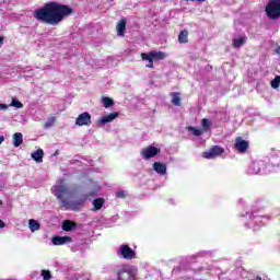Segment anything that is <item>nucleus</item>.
Masks as SVG:
<instances>
[{"label": "nucleus", "mask_w": 280, "mask_h": 280, "mask_svg": "<svg viewBox=\"0 0 280 280\" xmlns=\"http://www.w3.org/2000/svg\"><path fill=\"white\" fill-rule=\"evenodd\" d=\"M102 102H103L104 108H110V107L115 106V101H113V98H110L108 96H104L102 98Z\"/></svg>", "instance_id": "a878e982"}, {"label": "nucleus", "mask_w": 280, "mask_h": 280, "mask_svg": "<svg viewBox=\"0 0 280 280\" xmlns=\"http://www.w3.org/2000/svg\"><path fill=\"white\" fill-rule=\"evenodd\" d=\"M128 21L126 18H121L116 24L117 36H126V25Z\"/></svg>", "instance_id": "2eb2a0df"}, {"label": "nucleus", "mask_w": 280, "mask_h": 280, "mask_svg": "<svg viewBox=\"0 0 280 280\" xmlns=\"http://www.w3.org/2000/svg\"><path fill=\"white\" fill-rule=\"evenodd\" d=\"M4 141H5V137L0 136V145H1V143H3Z\"/></svg>", "instance_id": "c9c22d12"}, {"label": "nucleus", "mask_w": 280, "mask_h": 280, "mask_svg": "<svg viewBox=\"0 0 280 280\" xmlns=\"http://www.w3.org/2000/svg\"><path fill=\"white\" fill-rule=\"evenodd\" d=\"M62 183H65V179L60 180V185L52 186L51 188L54 196L61 201V209H65L66 211H80V209L84 207V200L79 199L69 201L65 199V196H71V190Z\"/></svg>", "instance_id": "f03ea898"}, {"label": "nucleus", "mask_w": 280, "mask_h": 280, "mask_svg": "<svg viewBox=\"0 0 280 280\" xmlns=\"http://www.w3.org/2000/svg\"><path fill=\"white\" fill-rule=\"evenodd\" d=\"M118 255L119 257H122V259H126L127 261L137 259V253H135V250L128 244H122L119 246Z\"/></svg>", "instance_id": "423d86ee"}, {"label": "nucleus", "mask_w": 280, "mask_h": 280, "mask_svg": "<svg viewBox=\"0 0 280 280\" xmlns=\"http://www.w3.org/2000/svg\"><path fill=\"white\" fill-rule=\"evenodd\" d=\"M141 60L147 69H154V61L152 58H150V55L148 52L141 54Z\"/></svg>", "instance_id": "a211bd4d"}, {"label": "nucleus", "mask_w": 280, "mask_h": 280, "mask_svg": "<svg viewBox=\"0 0 280 280\" xmlns=\"http://www.w3.org/2000/svg\"><path fill=\"white\" fill-rule=\"evenodd\" d=\"M224 154V149L220 145H213L208 151L203 152V159L213 160Z\"/></svg>", "instance_id": "0eeeda50"}, {"label": "nucleus", "mask_w": 280, "mask_h": 280, "mask_svg": "<svg viewBox=\"0 0 280 280\" xmlns=\"http://www.w3.org/2000/svg\"><path fill=\"white\" fill-rule=\"evenodd\" d=\"M89 198V196L84 195V200H86Z\"/></svg>", "instance_id": "58836bf2"}, {"label": "nucleus", "mask_w": 280, "mask_h": 280, "mask_svg": "<svg viewBox=\"0 0 280 280\" xmlns=\"http://www.w3.org/2000/svg\"><path fill=\"white\" fill-rule=\"evenodd\" d=\"M73 14V8L58 3V2H47L42 8L33 12V18L39 23H45L46 25H60L67 16Z\"/></svg>", "instance_id": "f257e3e1"}, {"label": "nucleus", "mask_w": 280, "mask_h": 280, "mask_svg": "<svg viewBox=\"0 0 280 280\" xmlns=\"http://www.w3.org/2000/svg\"><path fill=\"white\" fill-rule=\"evenodd\" d=\"M117 117H119V112H114L106 116L101 117L98 122L103 125L110 124V121H114V119H117Z\"/></svg>", "instance_id": "f3484780"}, {"label": "nucleus", "mask_w": 280, "mask_h": 280, "mask_svg": "<svg viewBox=\"0 0 280 280\" xmlns=\"http://www.w3.org/2000/svg\"><path fill=\"white\" fill-rule=\"evenodd\" d=\"M73 238L71 236H54L52 244L54 246H63V244H71Z\"/></svg>", "instance_id": "f8f14e48"}, {"label": "nucleus", "mask_w": 280, "mask_h": 280, "mask_svg": "<svg viewBox=\"0 0 280 280\" xmlns=\"http://www.w3.org/2000/svg\"><path fill=\"white\" fill-rule=\"evenodd\" d=\"M188 130L194 135V137H200L202 135V129H198L196 127H188Z\"/></svg>", "instance_id": "c85d7f7f"}, {"label": "nucleus", "mask_w": 280, "mask_h": 280, "mask_svg": "<svg viewBox=\"0 0 280 280\" xmlns=\"http://www.w3.org/2000/svg\"><path fill=\"white\" fill-rule=\"evenodd\" d=\"M0 45H3V37H0Z\"/></svg>", "instance_id": "e433bc0d"}, {"label": "nucleus", "mask_w": 280, "mask_h": 280, "mask_svg": "<svg viewBox=\"0 0 280 280\" xmlns=\"http://www.w3.org/2000/svg\"><path fill=\"white\" fill-rule=\"evenodd\" d=\"M245 215L247 218L245 226H247V229H252L253 231H259V228L264 226V224H266V220H268V217L259 215L257 213L246 212Z\"/></svg>", "instance_id": "7ed1b4c3"}, {"label": "nucleus", "mask_w": 280, "mask_h": 280, "mask_svg": "<svg viewBox=\"0 0 280 280\" xmlns=\"http://www.w3.org/2000/svg\"><path fill=\"white\" fill-rule=\"evenodd\" d=\"M61 229L66 233H69L71 231H75V229H78V223H75V221L66 220V221H63V223L61 225Z\"/></svg>", "instance_id": "dca6fc26"}, {"label": "nucleus", "mask_w": 280, "mask_h": 280, "mask_svg": "<svg viewBox=\"0 0 280 280\" xmlns=\"http://www.w3.org/2000/svg\"><path fill=\"white\" fill-rule=\"evenodd\" d=\"M248 145V141L244 140L242 137H237L235 139L234 150H236V152L240 154H246Z\"/></svg>", "instance_id": "1a4fd4ad"}, {"label": "nucleus", "mask_w": 280, "mask_h": 280, "mask_svg": "<svg viewBox=\"0 0 280 280\" xmlns=\"http://www.w3.org/2000/svg\"><path fill=\"white\" fill-rule=\"evenodd\" d=\"M280 86V75H277L272 81H271V88L272 89H279Z\"/></svg>", "instance_id": "c756f323"}, {"label": "nucleus", "mask_w": 280, "mask_h": 280, "mask_svg": "<svg viewBox=\"0 0 280 280\" xmlns=\"http://www.w3.org/2000/svg\"><path fill=\"white\" fill-rule=\"evenodd\" d=\"M28 229L32 231V233H36V231H40V223L34 219H31L28 221Z\"/></svg>", "instance_id": "412c9836"}, {"label": "nucleus", "mask_w": 280, "mask_h": 280, "mask_svg": "<svg viewBox=\"0 0 280 280\" xmlns=\"http://www.w3.org/2000/svg\"><path fill=\"white\" fill-rule=\"evenodd\" d=\"M31 156L33 160H35L36 163H43V156H45V151H43V149H37L31 154Z\"/></svg>", "instance_id": "6ab92c4d"}, {"label": "nucleus", "mask_w": 280, "mask_h": 280, "mask_svg": "<svg viewBox=\"0 0 280 280\" xmlns=\"http://www.w3.org/2000/svg\"><path fill=\"white\" fill-rule=\"evenodd\" d=\"M153 170L159 174V176L167 175V165L163 162H154Z\"/></svg>", "instance_id": "4468645a"}, {"label": "nucleus", "mask_w": 280, "mask_h": 280, "mask_svg": "<svg viewBox=\"0 0 280 280\" xmlns=\"http://www.w3.org/2000/svg\"><path fill=\"white\" fill-rule=\"evenodd\" d=\"M55 121H56V117H51L50 121L45 124V128H51V126H54Z\"/></svg>", "instance_id": "473e14b6"}, {"label": "nucleus", "mask_w": 280, "mask_h": 280, "mask_svg": "<svg viewBox=\"0 0 280 280\" xmlns=\"http://www.w3.org/2000/svg\"><path fill=\"white\" fill-rule=\"evenodd\" d=\"M75 126H91V114L89 112L80 114L75 119Z\"/></svg>", "instance_id": "9d476101"}, {"label": "nucleus", "mask_w": 280, "mask_h": 280, "mask_svg": "<svg viewBox=\"0 0 280 280\" xmlns=\"http://www.w3.org/2000/svg\"><path fill=\"white\" fill-rule=\"evenodd\" d=\"M9 106H13L14 108H23V103L16 100V97H13L11 104H9L8 107Z\"/></svg>", "instance_id": "cd10ccee"}, {"label": "nucleus", "mask_w": 280, "mask_h": 280, "mask_svg": "<svg viewBox=\"0 0 280 280\" xmlns=\"http://www.w3.org/2000/svg\"><path fill=\"white\" fill-rule=\"evenodd\" d=\"M246 44V37H238L233 39V48L240 49V47H243Z\"/></svg>", "instance_id": "5701e85b"}, {"label": "nucleus", "mask_w": 280, "mask_h": 280, "mask_svg": "<svg viewBox=\"0 0 280 280\" xmlns=\"http://www.w3.org/2000/svg\"><path fill=\"white\" fill-rule=\"evenodd\" d=\"M20 145H23V133L15 132L13 135V148H20Z\"/></svg>", "instance_id": "aec40b11"}, {"label": "nucleus", "mask_w": 280, "mask_h": 280, "mask_svg": "<svg viewBox=\"0 0 280 280\" xmlns=\"http://www.w3.org/2000/svg\"><path fill=\"white\" fill-rule=\"evenodd\" d=\"M265 12L271 20L277 21L280 16V0H270L265 8Z\"/></svg>", "instance_id": "39448f33"}, {"label": "nucleus", "mask_w": 280, "mask_h": 280, "mask_svg": "<svg viewBox=\"0 0 280 280\" xmlns=\"http://www.w3.org/2000/svg\"><path fill=\"white\" fill-rule=\"evenodd\" d=\"M149 58L153 59V62H160V60H165L167 58V52L165 51H159V50H153L148 52Z\"/></svg>", "instance_id": "ddd939ff"}, {"label": "nucleus", "mask_w": 280, "mask_h": 280, "mask_svg": "<svg viewBox=\"0 0 280 280\" xmlns=\"http://www.w3.org/2000/svg\"><path fill=\"white\" fill-rule=\"evenodd\" d=\"M189 38V32L187 30H184L178 35V43L185 44L188 43Z\"/></svg>", "instance_id": "393cba45"}, {"label": "nucleus", "mask_w": 280, "mask_h": 280, "mask_svg": "<svg viewBox=\"0 0 280 280\" xmlns=\"http://www.w3.org/2000/svg\"><path fill=\"white\" fill-rule=\"evenodd\" d=\"M276 54H280V47L276 49Z\"/></svg>", "instance_id": "4c0bfd02"}, {"label": "nucleus", "mask_w": 280, "mask_h": 280, "mask_svg": "<svg viewBox=\"0 0 280 280\" xmlns=\"http://www.w3.org/2000/svg\"><path fill=\"white\" fill-rule=\"evenodd\" d=\"M265 167H266V162H264L261 160H254L249 164L247 173L252 174V175L259 174L261 172V170H265Z\"/></svg>", "instance_id": "6e6552de"}, {"label": "nucleus", "mask_w": 280, "mask_h": 280, "mask_svg": "<svg viewBox=\"0 0 280 280\" xmlns=\"http://www.w3.org/2000/svg\"><path fill=\"white\" fill-rule=\"evenodd\" d=\"M160 152V148L149 145L142 150V156L143 159H145V161H148V159H154V156H156V154H159Z\"/></svg>", "instance_id": "9b49d317"}, {"label": "nucleus", "mask_w": 280, "mask_h": 280, "mask_svg": "<svg viewBox=\"0 0 280 280\" xmlns=\"http://www.w3.org/2000/svg\"><path fill=\"white\" fill-rule=\"evenodd\" d=\"M42 277H43V280H49L51 279V271L49 270H42Z\"/></svg>", "instance_id": "7c9ffc66"}, {"label": "nucleus", "mask_w": 280, "mask_h": 280, "mask_svg": "<svg viewBox=\"0 0 280 280\" xmlns=\"http://www.w3.org/2000/svg\"><path fill=\"white\" fill-rule=\"evenodd\" d=\"M197 1H199V2H203L205 0H197Z\"/></svg>", "instance_id": "a19ab883"}, {"label": "nucleus", "mask_w": 280, "mask_h": 280, "mask_svg": "<svg viewBox=\"0 0 280 280\" xmlns=\"http://www.w3.org/2000/svg\"><path fill=\"white\" fill-rule=\"evenodd\" d=\"M0 110H8V105L0 103Z\"/></svg>", "instance_id": "72a5a7b5"}, {"label": "nucleus", "mask_w": 280, "mask_h": 280, "mask_svg": "<svg viewBox=\"0 0 280 280\" xmlns=\"http://www.w3.org/2000/svg\"><path fill=\"white\" fill-rule=\"evenodd\" d=\"M116 198H121V199L126 198V191L125 190H118L116 192Z\"/></svg>", "instance_id": "2f4dec72"}, {"label": "nucleus", "mask_w": 280, "mask_h": 280, "mask_svg": "<svg viewBox=\"0 0 280 280\" xmlns=\"http://www.w3.org/2000/svg\"><path fill=\"white\" fill-rule=\"evenodd\" d=\"M180 102H182L180 94L179 93H173L172 94V104L174 106H180Z\"/></svg>", "instance_id": "bb28decb"}, {"label": "nucleus", "mask_w": 280, "mask_h": 280, "mask_svg": "<svg viewBox=\"0 0 280 280\" xmlns=\"http://www.w3.org/2000/svg\"><path fill=\"white\" fill-rule=\"evenodd\" d=\"M212 125L213 122H211V120H209L208 118H203L201 120L202 132H209V130H211Z\"/></svg>", "instance_id": "b1692460"}, {"label": "nucleus", "mask_w": 280, "mask_h": 280, "mask_svg": "<svg viewBox=\"0 0 280 280\" xmlns=\"http://www.w3.org/2000/svg\"><path fill=\"white\" fill-rule=\"evenodd\" d=\"M0 229H5V222H3V220L0 219Z\"/></svg>", "instance_id": "f704fd0d"}, {"label": "nucleus", "mask_w": 280, "mask_h": 280, "mask_svg": "<svg viewBox=\"0 0 280 280\" xmlns=\"http://www.w3.org/2000/svg\"><path fill=\"white\" fill-rule=\"evenodd\" d=\"M1 205H3V200L0 199V207H1Z\"/></svg>", "instance_id": "ea45409f"}, {"label": "nucleus", "mask_w": 280, "mask_h": 280, "mask_svg": "<svg viewBox=\"0 0 280 280\" xmlns=\"http://www.w3.org/2000/svg\"><path fill=\"white\" fill-rule=\"evenodd\" d=\"M113 275L117 277V280H135V271L128 265H119L112 269Z\"/></svg>", "instance_id": "20e7f679"}, {"label": "nucleus", "mask_w": 280, "mask_h": 280, "mask_svg": "<svg viewBox=\"0 0 280 280\" xmlns=\"http://www.w3.org/2000/svg\"><path fill=\"white\" fill-rule=\"evenodd\" d=\"M104 198H96L93 200L92 205H93V211H100L102 209V207H104Z\"/></svg>", "instance_id": "4be33fe9"}]
</instances>
